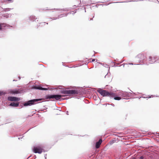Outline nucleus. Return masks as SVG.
I'll list each match as a JSON object with an SVG mask.
<instances>
[{
  "label": "nucleus",
  "instance_id": "obj_1",
  "mask_svg": "<svg viewBox=\"0 0 159 159\" xmlns=\"http://www.w3.org/2000/svg\"><path fill=\"white\" fill-rule=\"evenodd\" d=\"M97 92L100 93V94L102 96H109L110 97H112L115 96V93L109 92L105 90H103L101 89H99L97 90Z\"/></svg>",
  "mask_w": 159,
  "mask_h": 159
},
{
  "label": "nucleus",
  "instance_id": "obj_2",
  "mask_svg": "<svg viewBox=\"0 0 159 159\" xmlns=\"http://www.w3.org/2000/svg\"><path fill=\"white\" fill-rule=\"evenodd\" d=\"M41 100L42 99H37L30 100L25 102L23 105L24 106H30L36 104V102Z\"/></svg>",
  "mask_w": 159,
  "mask_h": 159
},
{
  "label": "nucleus",
  "instance_id": "obj_3",
  "mask_svg": "<svg viewBox=\"0 0 159 159\" xmlns=\"http://www.w3.org/2000/svg\"><path fill=\"white\" fill-rule=\"evenodd\" d=\"M61 93L65 95L77 94L78 93L77 91L75 90H62Z\"/></svg>",
  "mask_w": 159,
  "mask_h": 159
},
{
  "label": "nucleus",
  "instance_id": "obj_4",
  "mask_svg": "<svg viewBox=\"0 0 159 159\" xmlns=\"http://www.w3.org/2000/svg\"><path fill=\"white\" fill-rule=\"evenodd\" d=\"M63 96L61 95H50L46 96V99L55 98L56 100H60Z\"/></svg>",
  "mask_w": 159,
  "mask_h": 159
},
{
  "label": "nucleus",
  "instance_id": "obj_5",
  "mask_svg": "<svg viewBox=\"0 0 159 159\" xmlns=\"http://www.w3.org/2000/svg\"><path fill=\"white\" fill-rule=\"evenodd\" d=\"M130 93H128L126 92L120 91L118 93V95L122 98H127L130 96Z\"/></svg>",
  "mask_w": 159,
  "mask_h": 159
},
{
  "label": "nucleus",
  "instance_id": "obj_6",
  "mask_svg": "<svg viewBox=\"0 0 159 159\" xmlns=\"http://www.w3.org/2000/svg\"><path fill=\"white\" fill-rule=\"evenodd\" d=\"M43 149L40 147L38 146L34 147L33 149L34 152L35 153H41L43 151Z\"/></svg>",
  "mask_w": 159,
  "mask_h": 159
},
{
  "label": "nucleus",
  "instance_id": "obj_7",
  "mask_svg": "<svg viewBox=\"0 0 159 159\" xmlns=\"http://www.w3.org/2000/svg\"><path fill=\"white\" fill-rule=\"evenodd\" d=\"M76 12V11H72L71 12H70V13H68L67 14H62L61 15L58 16V17H56V18L54 17V18H52V20H56L57 19H58L59 18H61V17H62L63 16H66L68 14H74Z\"/></svg>",
  "mask_w": 159,
  "mask_h": 159
},
{
  "label": "nucleus",
  "instance_id": "obj_8",
  "mask_svg": "<svg viewBox=\"0 0 159 159\" xmlns=\"http://www.w3.org/2000/svg\"><path fill=\"white\" fill-rule=\"evenodd\" d=\"M144 56L143 54H139L136 57V58H139L140 59L139 60V61L140 62L141 61H143V60L144 59Z\"/></svg>",
  "mask_w": 159,
  "mask_h": 159
},
{
  "label": "nucleus",
  "instance_id": "obj_9",
  "mask_svg": "<svg viewBox=\"0 0 159 159\" xmlns=\"http://www.w3.org/2000/svg\"><path fill=\"white\" fill-rule=\"evenodd\" d=\"M7 99L8 100L11 101H18L19 100V98H18L11 96L8 97Z\"/></svg>",
  "mask_w": 159,
  "mask_h": 159
},
{
  "label": "nucleus",
  "instance_id": "obj_10",
  "mask_svg": "<svg viewBox=\"0 0 159 159\" xmlns=\"http://www.w3.org/2000/svg\"><path fill=\"white\" fill-rule=\"evenodd\" d=\"M33 88L35 89H39V90H48V89L47 88H42L40 86H38V85H35L34 86H33Z\"/></svg>",
  "mask_w": 159,
  "mask_h": 159
},
{
  "label": "nucleus",
  "instance_id": "obj_11",
  "mask_svg": "<svg viewBox=\"0 0 159 159\" xmlns=\"http://www.w3.org/2000/svg\"><path fill=\"white\" fill-rule=\"evenodd\" d=\"M149 63L152 64L156 61L155 57H149Z\"/></svg>",
  "mask_w": 159,
  "mask_h": 159
},
{
  "label": "nucleus",
  "instance_id": "obj_12",
  "mask_svg": "<svg viewBox=\"0 0 159 159\" xmlns=\"http://www.w3.org/2000/svg\"><path fill=\"white\" fill-rule=\"evenodd\" d=\"M102 142V140L101 139H100L99 140L98 142H97L96 143L95 147L96 148H98L99 147Z\"/></svg>",
  "mask_w": 159,
  "mask_h": 159
},
{
  "label": "nucleus",
  "instance_id": "obj_13",
  "mask_svg": "<svg viewBox=\"0 0 159 159\" xmlns=\"http://www.w3.org/2000/svg\"><path fill=\"white\" fill-rule=\"evenodd\" d=\"M19 105L18 103L12 102L10 104V106L14 107H17Z\"/></svg>",
  "mask_w": 159,
  "mask_h": 159
},
{
  "label": "nucleus",
  "instance_id": "obj_14",
  "mask_svg": "<svg viewBox=\"0 0 159 159\" xmlns=\"http://www.w3.org/2000/svg\"><path fill=\"white\" fill-rule=\"evenodd\" d=\"M37 19V18H35V16H31L29 17V19L32 21H34Z\"/></svg>",
  "mask_w": 159,
  "mask_h": 159
},
{
  "label": "nucleus",
  "instance_id": "obj_15",
  "mask_svg": "<svg viewBox=\"0 0 159 159\" xmlns=\"http://www.w3.org/2000/svg\"><path fill=\"white\" fill-rule=\"evenodd\" d=\"M114 99L116 100H119L121 99V97L115 96L114 98Z\"/></svg>",
  "mask_w": 159,
  "mask_h": 159
},
{
  "label": "nucleus",
  "instance_id": "obj_16",
  "mask_svg": "<svg viewBox=\"0 0 159 159\" xmlns=\"http://www.w3.org/2000/svg\"><path fill=\"white\" fill-rule=\"evenodd\" d=\"M5 9V11H8L10 10V8H6Z\"/></svg>",
  "mask_w": 159,
  "mask_h": 159
},
{
  "label": "nucleus",
  "instance_id": "obj_17",
  "mask_svg": "<svg viewBox=\"0 0 159 159\" xmlns=\"http://www.w3.org/2000/svg\"><path fill=\"white\" fill-rule=\"evenodd\" d=\"M3 93L2 92L0 91V96L3 94Z\"/></svg>",
  "mask_w": 159,
  "mask_h": 159
},
{
  "label": "nucleus",
  "instance_id": "obj_18",
  "mask_svg": "<svg viewBox=\"0 0 159 159\" xmlns=\"http://www.w3.org/2000/svg\"><path fill=\"white\" fill-rule=\"evenodd\" d=\"M114 143V141H110V144H112L113 143Z\"/></svg>",
  "mask_w": 159,
  "mask_h": 159
},
{
  "label": "nucleus",
  "instance_id": "obj_19",
  "mask_svg": "<svg viewBox=\"0 0 159 159\" xmlns=\"http://www.w3.org/2000/svg\"><path fill=\"white\" fill-rule=\"evenodd\" d=\"M143 159V156H141L139 158V159Z\"/></svg>",
  "mask_w": 159,
  "mask_h": 159
},
{
  "label": "nucleus",
  "instance_id": "obj_20",
  "mask_svg": "<svg viewBox=\"0 0 159 159\" xmlns=\"http://www.w3.org/2000/svg\"><path fill=\"white\" fill-rule=\"evenodd\" d=\"M8 1L10 2H12L13 0H8Z\"/></svg>",
  "mask_w": 159,
  "mask_h": 159
},
{
  "label": "nucleus",
  "instance_id": "obj_21",
  "mask_svg": "<svg viewBox=\"0 0 159 159\" xmlns=\"http://www.w3.org/2000/svg\"><path fill=\"white\" fill-rule=\"evenodd\" d=\"M95 61V59H93L92 60V62H93L94 61Z\"/></svg>",
  "mask_w": 159,
  "mask_h": 159
},
{
  "label": "nucleus",
  "instance_id": "obj_22",
  "mask_svg": "<svg viewBox=\"0 0 159 159\" xmlns=\"http://www.w3.org/2000/svg\"><path fill=\"white\" fill-rule=\"evenodd\" d=\"M151 97H153V95H151V96L149 97H148V98H151Z\"/></svg>",
  "mask_w": 159,
  "mask_h": 159
},
{
  "label": "nucleus",
  "instance_id": "obj_23",
  "mask_svg": "<svg viewBox=\"0 0 159 159\" xmlns=\"http://www.w3.org/2000/svg\"><path fill=\"white\" fill-rule=\"evenodd\" d=\"M1 28H2V26H1V25L0 24V30H1Z\"/></svg>",
  "mask_w": 159,
  "mask_h": 159
},
{
  "label": "nucleus",
  "instance_id": "obj_24",
  "mask_svg": "<svg viewBox=\"0 0 159 159\" xmlns=\"http://www.w3.org/2000/svg\"><path fill=\"white\" fill-rule=\"evenodd\" d=\"M60 10H66L64 9H60Z\"/></svg>",
  "mask_w": 159,
  "mask_h": 159
},
{
  "label": "nucleus",
  "instance_id": "obj_25",
  "mask_svg": "<svg viewBox=\"0 0 159 159\" xmlns=\"http://www.w3.org/2000/svg\"><path fill=\"white\" fill-rule=\"evenodd\" d=\"M44 23H45V22H44L43 23H40V24H44Z\"/></svg>",
  "mask_w": 159,
  "mask_h": 159
},
{
  "label": "nucleus",
  "instance_id": "obj_26",
  "mask_svg": "<svg viewBox=\"0 0 159 159\" xmlns=\"http://www.w3.org/2000/svg\"><path fill=\"white\" fill-rule=\"evenodd\" d=\"M93 18H91V19H90V20H93Z\"/></svg>",
  "mask_w": 159,
  "mask_h": 159
},
{
  "label": "nucleus",
  "instance_id": "obj_27",
  "mask_svg": "<svg viewBox=\"0 0 159 159\" xmlns=\"http://www.w3.org/2000/svg\"><path fill=\"white\" fill-rule=\"evenodd\" d=\"M129 64L130 65H133V63H129Z\"/></svg>",
  "mask_w": 159,
  "mask_h": 159
},
{
  "label": "nucleus",
  "instance_id": "obj_28",
  "mask_svg": "<svg viewBox=\"0 0 159 159\" xmlns=\"http://www.w3.org/2000/svg\"><path fill=\"white\" fill-rule=\"evenodd\" d=\"M84 10H85V12H86V10H85V8H84Z\"/></svg>",
  "mask_w": 159,
  "mask_h": 159
},
{
  "label": "nucleus",
  "instance_id": "obj_29",
  "mask_svg": "<svg viewBox=\"0 0 159 159\" xmlns=\"http://www.w3.org/2000/svg\"><path fill=\"white\" fill-rule=\"evenodd\" d=\"M68 111H67V115H68Z\"/></svg>",
  "mask_w": 159,
  "mask_h": 159
},
{
  "label": "nucleus",
  "instance_id": "obj_30",
  "mask_svg": "<svg viewBox=\"0 0 159 159\" xmlns=\"http://www.w3.org/2000/svg\"><path fill=\"white\" fill-rule=\"evenodd\" d=\"M16 81V80H13V81Z\"/></svg>",
  "mask_w": 159,
  "mask_h": 159
},
{
  "label": "nucleus",
  "instance_id": "obj_31",
  "mask_svg": "<svg viewBox=\"0 0 159 159\" xmlns=\"http://www.w3.org/2000/svg\"><path fill=\"white\" fill-rule=\"evenodd\" d=\"M106 76H107V75H105V78Z\"/></svg>",
  "mask_w": 159,
  "mask_h": 159
},
{
  "label": "nucleus",
  "instance_id": "obj_32",
  "mask_svg": "<svg viewBox=\"0 0 159 159\" xmlns=\"http://www.w3.org/2000/svg\"><path fill=\"white\" fill-rule=\"evenodd\" d=\"M146 64H147V65H148V64H147V63H146Z\"/></svg>",
  "mask_w": 159,
  "mask_h": 159
},
{
  "label": "nucleus",
  "instance_id": "obj_33",
  "mask_svg": "<svg viewBox=\"0 0 159 159\" xmlns=\"http://www.w3.org/2000/svg\"><path fill=\"white\" fill-rule=\"evenodd\" d=\"M19 79H20V77H19Z\"/></svg>",
  "mask_w": 159,
  "mask_h": 159
},
{
  "label": "nucleus",
  "instance_id": "obj_34",
  "mask_svg": "<svg viewBox=\"0 0 159 159\" xmlns=\"http://www.w3.org/2000/svg\"><path fill=\"white\" fill-rule=\"evenodd\" d=\"M132 159H135L134 158H133Z\"/></svg>",
  "mask_w": 159,
  "mask_h": 159
}]
</instances>
